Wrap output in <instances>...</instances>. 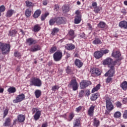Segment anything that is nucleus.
Returning <instances> with one entry per match:
<instances>
[{
    "label": "nucleus",
    "instance_id": "28",
    "mask_svg": "<svg viewBox=\"0 0 127 127\" xmlns=\"http://www.w3.org/2000/svg\"><path fill=\"white\" fill-rule=\"evenodd\" d=\"M92 43L97 45L98 44H102V41L99 38H95L94 40L93 41Z\"/></svg>",
    "mask_w": 127,
    "mask_h": 127
},
{
    "label": "nucleus",
    "instance_id": "23",
    "mask_svg": "<svg viewBox=\"0 0 127 127\" xmlns=\"http://www.w3.org/2000/svg\"><path fill=\"white\" fill-rule=\"evenodd\" d=\"M65 48L67 50H73L75 49V45L72 44H67L65 46Z\"/></svg>",
    "mask_w": 127,
    "mask_h": 127
},
{
    "label": "nucleus",
    "instance_id": "47",
    "mask_svg": "<svg viewBox=\"0 0 127 127\" xmlns=\"http://www.w3.org/2000/svg\"><path fill=\"white\" fill-rule=\"evenodd\" d=\"M94 8V11H95L96 13H98V12H99V11L101 10V8H100V7L96 6Z\"/></svg>",
    "mask_w": 127,
    "mask_h": 127
},
{
    "label": "nucleus",
    "instance_id": "3",
    "mask_svg": "<svg viewBox=\"0 0 127 127\" xmlns=\"http://www.w3.org/2000/svg\"><path fill=\"white\" fill-rule=\"evenodd\" d=\"M68 87L71 88L73 89V91H77L79 85H78V83L76 79H74L70 81L69 84L68 85Z\"/></svg>",
    "mask_w": 127,
    "mask_h": 127
},
{
    "label": "nucleus",
    "instance_id": "20",
    "mask_svg": "<svg viewBox=\"0 0 127 127\" xmlns=\"http://www.w3.org/2000/svg\"><path fill=\"white\" fill-rule=\"evenodd\" d=\"M40 116H41V111H38L36 112L35 114L34 115V119L35 121H37L39 120Z\"/></svg>",
    "mask_w": 127,
    "mask_h": 127
},
{
    "label": "nucleus",
    "instance_id": "18",
    "mask_svg": "<svg viewBox=\"0 0 127 127\" xmlns=\"http://www.w3.org/2000/svg\"><path fill=\"white\" fill-rule=\"evenodd\" d=\"M68 36L70 37V40H72V39H74L75 37H76V35H75V32L73 30H70L68 32Z\"/></svg>",
    "mask_w": 127,
    "mask_h": 127
},
{
    "label": "nucleus",
    "instance_id": "10",
    "mask_svg": "<svg viewBox=\"0 0 127 127\" xmlns=\"http://www.w3.org/2000/svg\"><path fill=\"white\" fill-rule=\"evenodd\" d=\"M122 54L120 51L113 52L112 54V57H114V58H117L118 61H121L122 58L121 57Z\"/></svg>",
    "mask_w": 127,
    "mask_h": 127
},
{
    "label": "nucleus",
    "instance_id": "43",
    "mask_svg": "<svg viewBox=\"0 0 127 127\" xmlns=\"http://www.w3.org/2000/svg\"><path fill=\"white\" fill-rule=\"evenodd\" d=\"M56 22V18H53L49 21L50 25H53Z\"/></svg>",
    "mask_w": 127,
    "mask_h": 127
},
{
    "label": "nucleus",
    "instance_id": "25",
    "mask_svg": "<svg viewBox=\"0 0 127 127\" xmlns=\"http://www.w3.org/2000/svg\"><path fill=\"white\" fill-rule=\"evenodd\" d=\"M75 64L76 66L78 67V68H81V67L83 66V63H82V62H81L79 59H76L75 61Z\"/></svg>",
    "mask_w": 127,
    "mask_h": 127
},
{
    "label": "nucleus",
    "instance_id": "41",
    "mask_svg": "<svg viewBox=\"0 0 127 127\" xmlns=\"http://www.w3.org/2000/svg\"><path fill=\"white\" fill-rule=\"evenodd\" d=\"M98 27H100V28H105L106 27V23L104 22H100L98 24Z\"/></svg>",
    "mask_w": 127,
    "mask_h": 127
},
{
    "label": "nucleus",
    "instance_id": "42",
    "mask_svg": "<svg viewBox=\"0 0 127 127\" xmlns=\"http://www.w3.org/2000/svg\"><path fill=\"white\" fill-rule=\"evenodd\" d=\"M59 32V29L58 28H54L52 31L51 34L52 35H55V33Z\"/></svg>",
    "mask_w": 127,
    "mask_h": 127
},
{
    "label": "nucleus",
    "instance_id": "4",
    "mask_svg": "<svg viewBox=\"0 0 127 127\" xmlns=\"http://www.w3.org/2000/svg\"><path fill=\"white\" fill-rule=\"evenodd\" d=\"M105 100L107 109L108 111H112V110H114V105H113V103H112V102H111L110 97H106Z\"/></svg>",
    "mask_w": 127,
    "mask_h": 127
},
{
    "label": "nucleus",
    "instance_id": "40",
    "mask_svg": "<svg viewBox=\"0 0 127 127\" xmlns=\"http://www.w3.org/2000/svg\"><path fill=\"white\" fill-rule=\"evenodd\" d=\"M100 88H101V84H99L95 87L93 88L92 93H95V92H97L98 90H99Z\"/></svg>",
    "mask_w": 127,
    "mask_h": 127
},
{
    "label": "nucleus",
    "instance_id": "37",
    "mask_svg": "<svg viewBox=\"0 0 127 127\" xmlns=\"http://www.w3.org/2000/svg\"><path fill=\"white\" fill-rule=\"evenodd\" d=\"M121 87L123 90H126L127 88V82L124 81L121 84Z\"/></svg>",
    "mask_w": 127,
    "mask_h": 127
},
{
    "label": "nucleus",
    "instance_id": "13",
    "mask_svg": "<svg viewBox=\"0 0 127 127\" xmlns=\"http://www.w3.org/2000/svg\"><path fill=\"white\" fill-rule=\"evenodd\" d=\"M94 56L96 59H100L103 57V53L101 51H97L94 53Z\"/></svg>",
    "mask_w": 127,
    "mask_h": 127
},
{
    "label": "nucleus",
    "instance_id": "5",
    "mask_svg": "<svg viewBox=\"0 0 127 127\" xmlns=\"http://www.w3.org/2000/svg\"><path fill=\"white\" fill-rule=\"evenodd\" d=\"M116 64H117V61L113 62V59L110 58H107L103 62V65H112V66H114Z\"/></svg>",
    "mask_w": 127,
    "mask_h": 127
},
{
    "label": "nucleus",
    "instance_id": "58",
    "mask_svg": "<svg viewBox=\"0 0 127 127\" xmlns=\"http://www.w3.org/2000/svg\"><path fill=\"white\" fill-rule=\"evenodd\" d=\"M32 114H35V113H37V112H38V109H37V108H33L32 109Z\"/></svg>",
    "mask_w": 127,
    "mask_h": 127
},
{
    "label": "nucleus",
    "instance_id": "27",
    "mask_svg": "<svg viewBox=\"0 0 127 127\" xmlns=\"http://www.w3.org/2000/svg\"><path fill=\"white\" fill-rule=\"evenodd\" d=\"M62 10L64 13H66V12H68L70 10V8L69 7V6L64 5L63 6Z\"/></svg>",
    "mask_w": 127,
    "mask_h": 127
},
{
    "label": "nucleus",
    "instance_id": "30",
    "mask_svg": "<svg viewBox=\"0 0 127 127\" xmlns=\"http://www.w3.org/2000/svg\"><path fill=\"white\" fill-rule=\"evenodd\" d=\"M100 95L98 93H96L95 94H92L91 97L90 98L91 101H96L98 98H99V96Z\"/></svg>",
    "mask_w": 127,
    "mask_h": 127
},
{
    "label": "nucleus",
    "instance_id": "54",
    "mask_svg": "<svg viewBox=\"0 0 127 127\" xmlns=\"http://www.w3.org/2000/svg\"><path fill=\"white\" fill-rule=\"evenodd\" d=\"M5 7L4 6V5H1V6H0V11H1V12H3V11H5Z\"/></svg>",
    "mask_w": 127,
    "mask_h": 127
},
{
    "label": "nucleus",
    "instance_id": "11",
    "mask_svg": "<svg viewBox=\"0 0 127 127\" xmlns=\"http://www.w3.org/2000/svg\"><path fill=\"white\" fill-rule=\"evenodd\" d=\"M41 48L40 47V46L39 45H35L31 47V48L30 49V51L31 52H36V51H38L39 50H41Z\"/></svg>",
    "mask_w": 127,
    "mask_h": 127
},
{
    "label": "nucleus",
    "instance_id": "19",
    "mask_svg": "<svg viewBox=\"0 0 127 127\" xmlns=\"http://www.w3.org/2000/svg\"><path fill=\"white\" fill-rule=\"evenodd\" d=\"M41 14V11L40 9H37L36 11H35L33 16L34 18H38L40 15Z\"/></svg>",
    "mask_w": 127,
    "mask_h": 127
},
{
    "label": "nucleus",
    "instance_id": "36",
    "mask_svg": "<svg viewBox=\"0 0 127 127\" xmlns=\"http://www.w3.org/2000/svg\"><path fill=\"white\" fill-rule=\"evenodd\" d=\"M48 15H49V13L48 12L42 14L41 16V20H42V21L45 20V18H46V17H47Z\"/></svg>",
    "mask_w": 127,
    "mask_h": 127
},
{
    "label": "nucleus",
    "instance_id": "55",
    "mask_svg": "<svg viewBox=\"0 0 127 127\" xmlns=\"http://www.w3.org/2000/svg\"><path fill=\"white\" fill-rule=\"evenodd\" d=\"M116 105L117 108H121V107H122V103H121L120 101L117 102L116 103Z\"/></svg>",
    "mask_w": 127,
    "mask_h": 127
},
{
    "label": "nucleus",
    "instance_id": "16",
    "mask_svg": "<svg viewBox=\"0 0 127 127\" xmlns=\"http://www.w3.org/2000/svg\"><path fill=\"white\" fill-rule=\"evenodd\" d=\"M119 26L121 28L127 29V22L126 21H122L119 23Z\"/></svg>",
    "mask_w": 127,
    "mask_h": 127
},
{
    "label": "nucleus",
    "instance_id": "31",
    "mask_svg": "<svg viewBox=\"0 0 127 127\" xmlns=\"http://www.w3.org/2000/svg\"><path fill=\"white\" fill-rule=\"evenodd\" d=\"M41 27L40 26L39 24H36L34 26V28L33 29V31H34V32H38V31H39V30H40L41 29Z\"/></svg>",
    "mask_w": 127,
    "mask_h": 127
},
{
    "label": "nucleus",
    "instance_id": "32",
    "mask_svg": "<svg viewBox=\"0 0 127 127\" xmlns=\"http://www.w3.org/2000/svg\"><path fill=\"white\" fill-rule=\"evenodd\" d=\"M13 12H14V10L12 9L8 10L6 13V17H10L13 14Z\"/></svg>",
    "mask_w": 127,
    "mask_h": 127
},
{
    "label": "nucleus",
    "instance_id": "7",
    "mask_svg": "<svg viewBox=\"0 0 127 127\" xmlns=\"http://www.w3.org/2000/svg\"><path fill=\"white\" fill-rule=\"evenodd\" d=\"M53 57L55 61H60L62 58V52L57 51L55 54H54Z\"/></svg>",
    "mask_w": 127,
    "mask_h": 127
},
{
    "label": "nucleus",
    "instance_id": "51",
    "mask_svg": "<svg viewBox=\"0 0 127 127\" xmlns=\"http://www.w3.org/2000/svg\"><path fill=\"white\" fill-rule=\"evenodd\" d=\"M59 89V86L57 85H55L52 87V91H54V92H55L56 90H58Z\"/></svg>",
    "mask_w": 127,
    "mask_h": 127
},
{
    "label": "nucleus",
    "instance_id": "26",
    "mask_svg": "<svg viewBox=\"0 0 127 127\" xmlns=\"http://www.w3.org/2000/svg\"><path fill=\"white\" fill-rule=\"evenodd\" d=\"M81 22V16L80 15H77L75 16L74 19V23L75 24H78Z\"/></svg>",
    "mask_w": 127,
    "mask_h": 127
},
{
    "label": "nucleus",
    "instance_id": "1",
    "mask_svg": "<svg viewBox=\"0 0 127 127\" xmlns=\"http://www.w3.org/2000/svg\"><path fill=\"white\" fill-rule=\"evenodd\" d=\"M0 49L1 50L2 54L3 55L8 54L9 51H10V45L0 42Z\"/></svg>",
    "mask_w": 127,
    "mask_h": 127
},
{
    "label": "nucleus",
    "instance_id": "53",
    "mask_svg": "<svg viewBox=\"0 0 127 127\" xmlns=\"http://www.w3.org/2000/svg\"><path fill=\"white\" fill-rule=\"evenodd\" d=\"M8 114V109H6L3 112V118H4L5 117H6Z\"/></svg>",
    "mask_w": 127,
    "mask_h": 127
},
{
    "label": "nucleus",
    "instance_id": "56",
    "mask_svg": "<svg viewBox=\"0 0 127 127\" xmlns=\"http://www.w3.org/2000/svg\"><path fill=\"white\" fill-rule=\"evenodd\" d=\"M124 119H127V110H125L123 113Z\"/></svg>",
    "mask_w": 127,
    "mask_h": 127
},
{
    "label": "nucleus",
    "instance_id": "62",
    "mask_svg": "<svg viewBox=\"0 0 127 127\" xmlns=\"http://www.w3.org/2000/svg\"><path fill=\"white\" fill-rule=\"evenodd\" d=\"M47 3H48L47 0H45L43 2V5H47Z\"/></svg>",
    "mask_w": 127,
    "mask_h": 127
},
{
    "label": "nucleus",
    "instance_id": "50",
    "mask_svg": "<svg viewBox=\"0 0 127 127\" xmlns=\"http://www.w3.org/2000/svg\"><path fill=\"white\" fill-rule=\"evenodd\" d=\"M14 55L15 57H20V56H21V54H20L19 52H15L14 53Z\"/></svg>",
    "mask_w": 127,
    "mask_h": 127
},
{
    "label": "nucleus",
    "instance_id": "6",
    "mask_svg": "<svg viewBox=\"0 0 127 127\" xmlns=\"http://www.w3.org/2000/svg\"><path fill=\"white\" fill-rule=\"evenodd\" d=\"M114 74H115V67L114 65H111L110 69L104 74V76L105 77H114Z\"/></svg>",
    "mask_w": 127,
    "mask_h": 127
},
{
    "label": "nucleus",
    "instance_id": "2",
    "mask_svg": "<svg viewBox=\"0 0 127 127\" xmlns=\"http://www.w3.org/2000/svg\"><path fill=\"white\" fill-rule=\"evenodd\" d=\"M30 83L31 86H35L36 87H41V85H42L41 80L36 77L31 79Z\"/></svg>",
    "mask_w": 127,
    "mask_h": 127
},
{
    "label": "nucleus",
    "instance_id": "21",
    "mask_svg": "<svg viewBox=\"0 0 127 127\" xmlns=\"http://www.w3.org/2000/svg\"><path fill=\"white\" fill-rule=\"evenodd\" d=\"M80 126H81V119H75L73 123V127H80Z\"/></svg>",
    "mask_w": 127,
    "mask_h": 127
},
{
    "label": "nucleus",
    "instance_id": "34",
    "mask_svg": "<svg viewBox=\"0 0 127 127\" xmlns=\"http://www.w3.org/2000/svg\"><path fill=\"white\" fill-rule=\"evenodd\" d=\"M35 95L36 96V98H37V99H38V98H39L40 96H41V90L38 89L36 90L35 91Z\"/></svg>",
    "mask_w": 127,
    "mask_h": 127
},
{
    "label": "nucleus",
    "instance_id": "22",
    "mask_svg": "<svg viewBox=\"0 0 127 127\" xmlns=\"http://www.w3.org/2000/svg\"><path fill=\"white\" fill-rule=\"evenodd\" d=\"M17 120L19 123H23L25 121V116L21 114L19 115L17 117Z\"/></svg>",
    "mask_w": 127,
    "mask_h": 127
},
{
    "label": "nucleus",
    "instance_id": "33",
    "mask_svg": "<svg viewBox=\"0 0 127 127\" xmlns=\"http://www.w3.org/2000/svg\"><path fill=\"white\" fill-rule=\"evenodd\" d=\"M26 5L27 7H33L34 6V4L32 3L31 1L29 0H27L25 1Z\"/></svg>",
    "mask_w": 127,
    "mask_h": 127
},
{
    "label": "nucleus",
    "instance_id": "45",
    "mask_svg": "<svg viewBox=\"0 0 127 127\" xmlns=\"http://www.w3.org/2000/svg\"><path fill=\"white\" fill-rule=\"evenodd\" d=\"M112 81H113V78H112V77L108 76L106 80V83L109 84V83H111Z\"/></svg>",
    "mask_w": 127,
    "mask_h": 127
},
{
    "label": "nucleus",
    "instance_id": "12",
    "mask_svg": "<svg viewBox=\"0 0 127 127\" xmlns=\"http://www.w3.org/2000/svg\"><path fill=\"white\" fill-rule=\"evenodd\" d=\"M90 72L91 74H93V75H96V76H100L101 75V71L99 70V68L95 67L91 68Z\"/></svg>",
    "mask_w": 127,
    "mask_h": 127
},
{
    "label": "nucleus",
    "instance_id": "39",
    "mask_svg": "<svg viewBox=\"0 0 127 127\" xmlns=\"http://www.w3.org/2000/svg\"><path fill=\"white\" fill-rule=\"evenodd\" d=\"M121 116L122 113H121L119 111L115 112L114 115V118H116V119H118V118H121Z\"/></svg>",
    "mask_w": 127,
    "mask_h": 127
},
{
    "label": "nucleus",
    "instance_id": "48",
    "mask_svg": "<svg viewBox=\"0 0 127 127\" xmlns=\"http://www.w3.org/2000/svg\"><path fill=\"white\" fill-rule=\"evenodd\" d=\"M66 71L67 74H70V73H72V70H71V68L69 66H67L66 68Z\"/></svg>",
    "mask_w": 127,
    "mask_h": 127
},
{
    "label": "nucleus",
    "instance_id": "15",
    "mask_svg": "<svg viewBox=\"0 0 127 127\" xmlns=\"http://www.w3.org/2000/svg\"><path fill=\"white\" fill-rule=\"evenodd\" d=\"M56 22L58 24H62L63 23H65V18L61 17L56 18Z\"/></svg>",
    "mask_w": 127,
    "mask_h": 127
},
{
    "label": "nucleus",
    "instance_id": "24",
    "mask_svg": "<svg viewBox=\"0 0 127 127\" xmlns=\"http://www.w3.org/2000/svg\"><path fill=\"white\" fill-rule=\"evenodd\" d=\"M94 110H95V106H91L88 112V114L89 116H90V117H92V116H93V115H94Z\"/></svg>",
    "mask_w": 127,
    "mask_h": 127
},
{
    "label": "nucleus",
    "instance_id": "35",
    "mask_svg": "<svg viewBox=\"0 0 127 127\" xmlns=\"http://www.w3.org/2000/svg\"><path fill=\"white\" fill-rule=\"evenodd\" d=\"M7 91L10 94L12 93H15L16 92V89H15V87H11L7 89Z\"/></svg>",
    "mask_w": 127,
    "mask_h": 127
},
{
    "label": "nucleus",
    "instance_id": "49",
    "mask_svg": "<svg viewBox=\"0 0 127 127\" xmlns=\"http://www.w3.org/2000/svg\"><path fill=\"white\" fill-rule=\"evenodd\" d=\"M102 53L103 56L104 54H107L110 52V51L109 50H100Z\"/></svg>",
    "mask_w": 127,
    "mask_h": 127
},
{
    "label": "nucleus",
    "instance_id": "59",
    "mask_svg": "<svg viewBox=\"0 0 127 127\" xmlns=\"http://www.w3.org/2000/svg\"><path fill=\"white\" fill-rule=\"evenodd\" d=\"M80 37H81V38H86V35L84 33H82L80 34Z\"/></svg>",
    "mask_w": 127,
    "mask_h": 127
},
{
    "label": "nucleus",
    "instance_id": "29",
    "mask_svg": "<svg viewBox=\"0 0 127 127\" xmlns=\"http://www.w3.org/2000/svg\"><path fill=\"white\" fill-rule=\"evenodd\" d=\"M16 33H17V31H16V30H11L9 31L8 36L13 37V36H15Z\"/></svg>",
    "mask_w": 127,
    "mask_h": 127
},
{
    "label": "nucleus",
    "instance_id": "64",
    "mask_svg": "<svg viewBox=\"0 0 127 127\" xmlns=\"http://www.w3.org/2000/svg\"><path fill=\"white\" fill-rule=\"evenodd\" d=\"M48 124H47V123H44V124H43L42 125V127H48Z\"/></svg>",
    "mask_w": 127,
    "mask_h": 127
},
{
    "label": "nucleus",
    "instance_id": "61",
    "mask_svg": "<svg viewBox=\"0 0 127 127\" xmlns=\"http://www.w3.org/2000/svg\"><path fill=\"white\" fill-rule=\"evenodd\" d=\"M87 25L88 26V28L89 30H92L93 29L92 26L91 25V24L90 23H87Z\"/></svg>",
    "mask_w": 127,
    "mask_h": 127
},
{
    "label": "nucleus",
    "instance_id": "14",
    "mask_svg": "<svg viewBox=\"0 0 127 127\" xmlns=\"http://www.w3.org/2000/svg\"><path fill=\"white\" fill-rule=\"evenodd\" d=\"M26 42L29 46L30 45H32V44H36L37 43V41L36 40L33 39L32 38H29L26 39Z\"/></svg>",
    "mask_w": 127,
    "mask_h": 127
},
{
    "label": "nucleus",
    "instance_id": "57",
    "mask_svg": "<svg viewBox=\"0 0 127 127\" xmlns=\"http://www.w3.org/2000/svg\"><path fill=\"white\" fill-rule=\"evenodd\" d=\"M82 106H79L78 107L76 108V112H77V113H79V112H80V111H81L82 110Z\"/></svg>",
    "mask_w": 127,
    "mask_h": 127
},
{
    "label": "nucleus",
    "instance_id": "17",
    "mask_svg": "<svg viewBox=\"0 0 127 127\" xmlns=\"http://www.w3.org/2000/svg\"><path fill=\"white\" fill-rule=\"evenodd\" d=\"M11 120L10 118H7L6 119L5 122L3 124V127H9L11 125Z\"/></svg>",
    "mask_w": 127,
    "mask_h": 127
},
{
    "label": "nucleus",
    "instance_id": "44",
    "mask_svg": "<svg viewBox=\"0 0 127 127\" xmlns=\"http://www.w3.org/2000/svg\"><path fill=\"white\" fill-rule=\"evenodd\" d=\"M94 125L95 127H99V125H100V122H99L96 118L94 119Z\"/></svg>",
    "mask_w": 127,
    "mask_h": 127
},
{
    "label": "nucleus",
    "instance_id": "46",
    "mask_svg": "<svg viewBox=\"0 0 127 127\" xmlns=\"http://www.w3.org/2000/svg\"><path fill=\"white\" fill-rule=\"evenodd\" d=\"M56 50H57L56 47H52L50 51V54H52V53H54Z\"/></svg>",
    "mask_w": 127,
    "mask_h": 127
},
{
    "label": "nucleus",
    "instance_id": "63",
    "mask_svg": "<svg viewBox=\"0 0 127 127\" xmlns=\"http://www.w3.org/2000/svg\"><path fill=\"white\" fill-rule=\"evenodd\" d=\"M92 6L94 8H95V7H97V2H94L93 3H92Z\"/></svg>",
    "mask_w": 127,
    "mask_h": 127
},
{
    "label": "nucleus",
    "instance_id": "9",
    "mask_svg": "<svg viewBox=\"0 0 127 127\" xmlns=\"http://www.w3.org/2000/svg\"><path fill=\"white\" fill-rule=\"evenodd\" d=\"M25 98V96L23 94H20L17 96L16 99L13 100V103L16 104L23 101Z\"/></svg>",
    "mask_w": 127,
    "mask_h": 127
},
{
    "label": "nucleus",
    "instance_id": "38",
    "mask_svg": "<svg viewBox=\"0 0 127 127\" xmlns=\"http://www.w3.org/2000/svg\"><path fill=\"white\" fill-rule=\"evenodd\" d=\"M25 14L27 17H29L31 15V10L28 8L26 9Z\"/></svg>",
    "mask_w": 127,
    "mask_h": 127
},
{
    "label": "nucleus",
    "instance_id": "60",
    "mask_svg": "<svg viewBox=\"0 0 127 127\" xmlns=\"http://www.w3.org/2000/svg\"><path fill=\"white\" fill-rule=\"evenodd\" d=\"M84 95V91L81 90V92H79V97L82 98Z\"/></svg>",
    "mask_w": 127,
    "mask_h": 127
},
{
    "label": "nucleus",
    "instance_id": "8",
    "mask_svg": "<svg viewBox=\"0 0 127 127\" xmlns=\"http://www.w3.org/2000/svg\"><path fill=\"white\" fill-rule=\"evenodd\" d=\"M92 84V82L90 81H87V80H82L80 83V89H85V88H87L88 86H90V85Z\"/></svg>",
    "mask_w": 127,
    "mask_h": 127
},
{
    "label": "nucleus",
    "instance_id": "52",
    "mask_svg": "<svg viewBox=\"0 0 127 127\" xmlns=\"http://www.w3.org/2000/svg\"><path fill=\"white\" fill-rule=\"evenodd\" d=\"M74 117H75V114H74L73 113H71L69 116V119L70 121H72V120H73V118H74Z\"/></svg>",
    "mask_w": 127,
    "mask_h": 127
}]
</instances>
